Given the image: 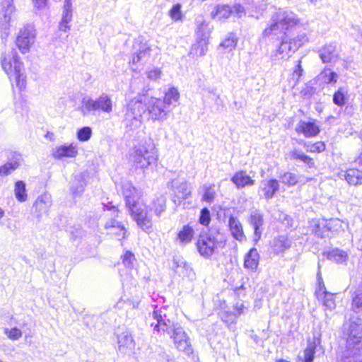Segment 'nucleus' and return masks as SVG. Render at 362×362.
<instances>
[{
    "mask_svg": "<svg viewBox=\"0 0 362 362\" xmlns=\"http://www.w3.org/2000/svg\"><path fill=\"white\" fill-rule=\"evenodd\" d=\"M166 209V198L161 195L155 199L151 204V210L153 211L155 215L160 217Z\"/></svg>",
    "mask_w": 362,
    "mask_h": 362,
    "instance_id": "473e14b6",
    "label": "nucleus"
},
{
    "mask_svg": "<svg viewBox=\"0 0 362 362\" xmlns=\"http://www.w3.org/2000/svg\"><path fill=\"white\" fill-rule=\"evenodd\" d=\"M79 109L83 116L99 115L100 112L110 114L113 110V103L107 94L102 93L96 99L83 98Z\"/></svg>",
    "mask_w": 362,
    "mask_h": 362,
    "instance_id": "7ed1b4c3",
    "label": "nucleus"
},
{
    "mask_svg": "<svg viewBox=\"0 0 362 362\" xmlns=\"http://www.w3.org/2000/svg\"><path fill=\"white\" fill-rule=\"evenodd\" d=\"M297 50V45L285 37L273 56L274 60L287 59Z\"/></svg>",
    "mask_w": 362,
    "mask_h": 362,
    "instance_id": "9b49d317",
    "label": "nucleus"
},
{
    "mask_svg": "<svg viewBox=\"0 0 362 362\" xmlns=\"http://www.w3.org/2000/svg\"><path fill=\"white\" fill-rule=\"evenodd\" d=\"M234 16L238 18H241L245 15V10L244 7L240 4H235L233 6H232Z\"/></svg>",
    "mask_w": 362,
    "mask_h": 362,
    "instance_id": "69168bd1",
    "label": "nucleus"
},
{
    "mask_svg": "<svg viewBox=\"0 0 362 362\" xmlns=\"http://www.w3.org/2000/svg\"><path fill=\"white\" fill-rule=\"evenodd\" d=\"M208 40L205 38L198 39L197 43L193 45L189 54L193 56L202 57L207 52Z\"/></svg>",
    "mask_w": 362,
    "mask_h": 362,
    "instance_id": "c756f323",
    "label": "nucleus"
},
{
    "mask_svg": "<svg viewBox=\"0 0 362 362\" xmlns=\"http://www.w3.org/2000/svg\"><path fill=\"white\" fill-rule=\"evenodd\" d=\"M317 347V342L315 340L313 341H308L307 348L303 352L304 362H313L314 358V354L315 353V349Z\"/></svg>",
    "mask_w": 362,
    "mask_h": 362,
    "instance_id": "a19ab883",
    "label": "nucleus"
},
{
    "mask_svg": "<svg viewBox=\"0 0 362 362\" xmlns=\"http://www.w3.org/2000/svg\"><path fill=\"white\" fill-rule=\"evenodd\" d=\"M338 177L341 180H345L350 185H362V171L356 168L341 170L338 173Z\"/></svg>",
    "mask_w": 362,
    "mask_h": 362,
    "instance_id": "4468645a",
    "label": "nucleus"
},
{
    "mask_svg": "<svg viewBox=\"0 0 362 362\" xmlns=\"http://www.w3.org/2000/svg\"><path fill=\"white\" fill-rule=\"evenodd\" d=\"M347 100V92L340 88L333 95V102L338 106H343Z\"/></svg>",
    "mask_w": 362,
    "mask_h": 362,
    "instance_id": "79ce46f5",
    "label": "nucleus"
},
{
    "mask_svg": "<svg viewBox=\"0 0 362 362\" xmlns=\"http://www.w3.org/2000/svg\"><path fill=\"white\" fill-rule=\"evenodd\" d=\"M230 231L233 237L239 242L246 240V236L240 221L234 216H230L228 221Z\"/></svg>",
    "mask_w": 362,
    "mask_h": 362,
    "instance_id": "aec40b11",
    "label": "nucleus"
},
{
    "mask_svg": "<svg viewBox=\"0 0 362 362\" xmlns=\"http://www.w3.org/2000/svg\"><path fill=\"white\" fill-rule=\"evenodd\" d=\"M351 326L345 349L342 351L340 362H362L361 334L354 332Z\"/></svg>",
    "mask_w": 362,
    "mask_h": 362,
    "instance_id": "20e7f679",
    "label": "nucleus"
},
{
    "mask_svg": "<svg viewBox=\"0 0 362 362\" xmlns=\"http://www.w3.org/2000/svg\"><path fill=\"white\" fill-rule=\"evenodd\" d=\"M285 28L276 21V17L273 14L269 21V26L263 31V35L270 37L276 35L279 33H284Z\"/></svg>",
    "mask_w": 362,
    "mask_h": 362,
    "instance_id": "bb28decb",
    "label": "nucleus"
},
{
    "mask_svg": "<svg viewBox=\"0 0 362 362\" xmlns=\"http://www.w3.org/2000/svg\"><path fill=\"white\" fill-rule=\"evenodd\" d=\"M281 182L286 185L293 186L298 182V177L297 175L287 172L281 177Z\"/></svg>",
    "mask_w": 362,
    "mask_h": 362,
    "instance_id": "a18cd8bd",
    "label": "nucleus"
},
{
    "mask_svg": "<svg viewBox=\"0 0 362 362\" xmlns=\"http://www.w3.org/2000/svg\"><path fill=\"white\" fill-rule=\"evenodd\" d=\"M145 110L146 108L139 99L131 100L124 115V123L126 127L130 130L139 128L141 125L142 114Z\"/></svg>",
    "mask_w": 362,
    "mask_h": 362,
    "instance_id": "423d86ee",
    "label": "nucleus"
},
{
    "mask_svg": "<svg viewBox=\"0 0 362 362\" xmlns=\"http://www.w3.org/2000/svg\"><path fill=\"white\" fill-rule=\"evenodd\" d=\"M316 295L318 299L322 300V304L327 309L332 310L335 308V294L327 292L324 284L322 286L320 285L318 290L316 291Z\"/></svg>",
    "mask_w": 362,
    "mask_h": 362,
    "instance_id": "a211bd4d",
    "label": "nucleus"
},
{
    "mask_svg": "<svg viewBox=\"0 0 362 362\" xmlns=\"http://www.w3.org/2000/svg\"><path fill=\"white\" fill-rule=\"evenodd\" d=\"M197 250L204 257L208 258L214 252L216 241L214 238L207 235H200L197 243Z\"/></svg>",
    "mask_w": 362,
    "mask_h": 362,
    "instance_id": "f8f14e48",
    "label": "nucleus"
},
{
    "mask_svg": "<svg viewBox=\"0 0 362 362\" xmlns=\"http://www.w3.org/2000/svg\"><path fill=\"white\" fill-rule=\"evenodd\" d=\"M194 230L189 226H184L177 233V240L180 245H185L189 243L194 236Z\"/></svg>",
    "mask_w": 362,
    "mask_h": 362,
    "instance_id": "c85d7f7f",
    "label": "nucleus"
},
{
    "mask_svg": "<svg viewBox=\"0 0 362 362\" xmlns=\"http://www.w3.org/2000/svg\"><path fill=\"white\" fill-rule=\"evenodd\" d=\"M291 247L290 240L284 237L280 236L274 240L273 248L276 253H281Z\"/></svg>",
    "mask_w": 362,
    "mask_h": 362,
    "instance_id": "72a5a7b5",
    "label": "nucleus"
},
{
    "mask_svg": "<svg viewBox=\"0 0 362 362\" xmlns=\"http://www.w3.org/2000/svg\"><path fill=\"white\" fill-rule=\"evenodd\" d=\"M337 78V74L332 71L329 69H325L317 76L319 81L327 84L336 83Z\"/></svg>",
    "mask_w": 362,
    "mask_h": 362,
    "instance_id": "c9c22d12",
    "label": "nucleus"
},
{
    "mask_svg": "<svg viewBox=\"0 0 362 362\" xmlns=\"http://www.w3.org/2000/svg\"><path fill=\"white\" fill-rule=\"evenodd\" d=\"M351 309L355 313L362 312V290H357L352 294Z\"/></svg>",
    "mask_w": 362,
    "mask_h": 362,
    "instance_id": "ea45409f",
    "label": "nucleus"
},
{
    "mask_svg": "<svg viewBox=\"0 0 362 362\" xmlns=\"http://www.w3.org/2000/svg\"><path fill=\"white\" fill-rule=\"evenodd\" d=\"M196 23L197 26V35L198 39L205 38L206 40H208L210 35L209 24L202 17L197 18Z\"/></svg>",
    "mask_w": 362,
    "mask_h": 362,
    "instance_id": "7c9ffc66",
    "label": "nucleus"
},
{
    "mask_svg": "<svg viewBox=\"0 0 362 362\" xmlns=\"http://www.w3.org/2000/svg\"><path fill=\"white\" fill-rule=\"evenodd\" d=\"M233 13L231 6L228 4H218L211 12V16L213 19L223 21L228 19Z\"/></svg>",
    "mask_w": 362,
    "mask_h": 362,
    "instance_id": "6ab92c4d",
    "label": "nucleus"
},
{
    "mask_svg": "<svg viewBox=\"0 0 362 362\" xmlns=\"http://www.w3.org/2000/svg\"><path fill=\"white\" fill-rule=\"evenodd\" d=\"M296 131L309 138L317 136L320 133V128L314 122L301 120L296 127Z\"/></svg>",
    "mask_w": 362,
    "mask_h": 362,
    "instance_id": "f3484780",
    "label": "nucleus"
},
{
    "mask_svg": "<svg viewBox=\"0 0 362 362\" xmlns=\"http://www.w3.org/2000/svg\"><path fill=\"white\" fill-rule=\"evenodd\" d=\"M135 260L134 254L129 251H127L123 256V263L127 267H133Z\"/></svg>",
    "mask_w": 362,
    "mask_h": 362,
    "instance_id": "052dcab7",
    "label": "nucleus"
},
{
    "mask_svg": "<svg viewBox=\"0 0 362 362\" xmlns=\"http://www.w3.org/2000/svg\"><path fill=\"white\" fill-rule=\"evenodd\" d=\"M14 193L16 199L23 202L27 200V193L25 189V184L23 181H18L15 185Z\"/></svg>",
    "mask_w": 362,
    "mask_h": 362,
    "instance_id": "4c0bfd02",
    "label": "nucleus"
},
{
    "mask_svg": "<svg viewBox=\"0 0 362 362\" xmlns=\"http://www.w3.org/2000/svg\"><path fill=\"white\" fill-rule=\"evenodd\" d=\"M152 317L156 320V322H152L151 326H153L154 329L157 332L163 331L170 334L177 349L187 356L193 353L189 338L186 332L181 326L174 324L169 319H167L166 315L162 309L154 310L152 313Z\"/></svg>",
    "mask_w": 362,
    "mask_h": 362,
    "instance_id": "f257e3e1",
    "label": "nucleus"
},
{
    "mask_svg": "<svg viewBox=\"0 0 362 362\" xmlns=\"http://www.w3.org/2000/svg\"><path fill=\"white\" fill-rule=\"evenodd\" d=\"M91 134V129L90 127H85L78 131L77 138L81 141H86L90 138Z\"/></svg>",
    "mask_w": 362,
    "mask_h": 362,
    "instance_id": "3c124183",
    "label": "nucleus"
},
{
    "mask_svg": "<svg viewBox=\"0 0 362 362\" xmlns=\"http://www.w3.org/2000/svg\"><path fill=\"white\" fill-rule=\"evenodd\" d=\"M211 221L210 213L208 209L204 208L201 211L199 222L204 226H208Z\"/></svg>",
    "mask_w": 362,
    "mask_h": 362,
    "instance_id": "680f3d73",
    "label": "nucleus"
},
{
    "mask_svg": "<svg viewBox=\"0 0 362 362\" xmlns=\"http://www.w3.org/2000/svg\"><path fill=\"white\" fill-rule=\"evenodd\" d=\"M291 40L293 43H295V45H297V49L308 40L305 34L299 35L296 37Z\"/></svg>",
    "mask_w": 362,
    "mask_h": 362,
    "instance_id": "0e129e2a",
    "label": "nucleus"
},
{
    "mask_svg": "<svg viewBox=\"0 0 362 362\" xmlns=\"http://www.w3.org/2000/svg\"><path fill=\"white\" fill-rule=\"evenodd\" d=\"M327 257L329 259L336 262L337 263H344L348 259V255L346 252L339 250L333 249L328 253Z\"/></svg>",
    "mask_w": 362,
    "mask_h": 362,
    "instance_id": "e433bc0d",
    "label": "nucleus"
},
{
    "mask_svg": "<svg viewBox=\"0 0 362 362\" xmlns=\"http://www.w3.org/2000/svg\"><path fill=\"white\" fill-rule=\"evenodd\" d=\"M313 224L311 225V230L313 233L320 238L327 236V231H326V221L325 219L313 221Z\"/></svg>",
    "mask_w": 362,
    "mask_h": 362,
    "instance_id": "f704fd0d",
    "label": "nucleus"
},
{
    "mask_svg": "<svg viewBox=\"0 0 362 362\" xmlns=\"http://www.w3.org/2000/svg\"><path fill=\"white\" fill-rule=\"evenodd\" d=\"M216 197V192L214 186H210L206 188L203 195V200L211 203L214 202Z\"/></svg>",
    "mask_w": 362,
    "mask_h": 362,
    "instance_id": "6e6d98bb",
    "label": "nucleus"
},
{
    "mask_svg": "<svg viewBox=\"0 0 362 362\" xmlns=\"http://www.w3.org/2000/svg\"><path fill=\"white\" fill-rule=\"evenodd\" d=\"M11 21V16L4 14V18L0 22V28L2 32V35L6 37L9 34L10 23Z\"/></svg>",
    "mask_w": 362,
    "mask_h": 362,
    "instance_id": "de8ad7c7",
    "label": "nucleus"
},
{
    "mask_svg": "<svg viewBox=\"0 0 362 362\" xmlns=\"http://www.w3.org/2000/svg\"><path fill=\"white\" fill-rule=\"evenodd\" d=\"M5 334L11 340H17L22 337V332L16 328H12L11 329L6 328L4 329Z\"/></svg>",
    "mask_w": 362,
    "mask_h": 362,
    "instance_id": "5fc2aeb1",
    "label": "nucleus"
},
{
    "mask_svg": "<svg viewBox=\"0 0 362 362\" xmlns=\"http://www.w3.org/2000/svg\"><path fill=\"white\" fill-rule=\"evenodd\" d=\"M237 45V39L233 35H230L228 37L226 38L224 41L220 45L224 49L231 51Z\"/></svg>",
    "mask_w": 362,
    "mask_h": 362,
    "instance_id": "8fccbe9b",
    "label": "nucleus"
},
{
    "mask_svg": "<svg viewBox=\"0 0 362 362\" xmlns=\"http://www.w3.org/2000/svg\"><path fill=\"white\" fill-rule=\"evenodd\" d=\"M170 16L175 21L180 20L182 17L181 5L177 4L173 6L169 11Z\"/></svg>",
    "mask_w": 362,
    "mask_h": 362,
    "instance_id": "4d7b16f0",
    "label": "nucleus"
},
{
    "mask_svg": "<svg viewBox=\"0 0 362 362\" xmlns=\"http://www.w3.org/2000/svg\"><path fill=\"white\" fill-rule=\"evenodd\" d=\"M52 205L51 196L48 194H43L37 197L34 206L38 213L41 215L46 213Z\"/></svg>",
    "mask_w": 362,
    "mask_h": 362,
    "instance_id": "a878e982",
    "label": "nucleus"
},
{
    "mask_svg": "<svg viewBox=\"0 0 362 362\" xmlns=\"http://www.w3.org/2000/svg\"><path fill=\"white\" fill-rule=\"evenodd\" d=\"M289 158L291 160H300L306 164L309 168H313L315 165V162L313 158L298 149H294L291 151L289 153Z\"/></svg>",
    "mask_w": 362,
    "mask_h": 362,
    "instance_id": "2f4dec72",
    "label": "nucleus"
},
{
    "mask_svg": "<svg viewBox=\"0 0 362 362\" xmlns=\"http://www.w3.org/2000/svg\"><path fill=\"white\" fill-rule=\"evenodd\" d=\"M35 31L30 25L25 26L19 31L16 43L22 54L29 52L30 47L35 42Z\"/></svg>",
    "mask_w": 362,
    "mask_h": 362,
    "instance_id": "1a4fd4ad",
    "label": "nucleus"
},
{
    "mask_svg": "<svg viewBox=\"0 0 362 362\" xmlns=\"http://www.w3.org/2000/svg\"><path fill=\"white\" fill-rule=\"evenodd\" d=\"M151 55V48L146 44H142L139 46V50L134 54L132 62L136 64L139 62H146Z\"/></svg>",
    "mask_w": 362,
    "mask_h": 362,
    "instance_id": "cd10ccee",
    "label": "nucleus"
},
{
    "mask_svg": "<svg viewBox=\"0 0 362 362\" xmlns=\"http://www.w3.org/2000/svg\"><path fill=\"white\" fill-rule=\"evenodd\" d=\"M78 154L77 146L74 144H71L68 146L62 145L56 147L52 151V156L54 158L61 159L62 158H74Z\"/></svg>",
    "mask_w": 362,
    "mask_h": 362,
    "instance_id": "dca6fc26",
    "label": "nucleus"
},
{
    "mask_svg": "<svg viewBox=\"0 0 362 362\" xmlns=\"http://www.w3.org/2000/svg\"><path fill=\"white\" fill-rule=\"evenodd\" d=\"M274 15L276 21L280 23L285 30H288L300 23L297 15L290 10L279 8Z\"/></svg>",
    "mask_w": 362,
    "mask_h": 362,
    "instance_id": "9d476101",
    "label": "nucleus"
},
{
    "mask_svg": "<svg viewBox=\"0 0 362 362\" xmlns=\"http://www.w3.org/2000/svg\"><path fill=\"white\" fill-rule=\"evenodd\" d=\"M260 189L267 199H272L279 189V182L275 179L264 180L261 182Z\"/></svg>",
    "mask_w": 362,
    "mask_h": 362,
    "instance_id": "5701e85b",
    "label": "nucleus"
},
{
    "mask_svg": "<svg viewBox=\"0 0 362 362\" xmlns=\"http://www.w3.org/2000/svg\"><path fill=\"white\" fill-rule=\"evenodd\" d=\"M18 167V163L16 161L7 163L0 168V174L1 175H7Z\"/></svg>",
    "mask_w": 362,
    "mask_h": 362,
    "instance_id": "864d4df0",
    "label": "nucleus"
},
{
    "mask_svg": "<svg viewBox=\"0 0 362 362\" xmlns=\"http://www.w3.org/2000/svg\"><path fill=\"white\" fill-rule=\"evenodd\" d=\"M315 89L309 85H306L300 91L301 95L304 98H310L314 93Z\"/></svg>",
    "mask_w": 362,
    "mask_h": 362,
    "instance_id": "338daca9",
    "label": "nucleus"
},
{
    "mask_svg": "<svg viewBox=\"0 0 362 362\" xmlns=\"http://www.w3.org/2000/svg\"><path fill=\"white\" fill-rule=\"evenodd\" d=\"M122 193L125 198L126 206L127 208L139 202L140 195L137 189L129 182H125L122 186Z\"/></svg>",
    "mask_w": 362,
    "mask_h": 362,
    "instance_id": "2eb2a0df",
    "label": "nucleus"
},
{
    "mask_svg": "<svg viewBox=\"0 0 362 362\" xmlns=\"http://www.w3.org/2000/svg\"><path fill=\"white\" fill-rule=\"evenodd\" d=\"M249 223L254 228L253 241L256 245L260 240L263 230V216L258 211H255L252 212L249 218Z\"/></svg>",
    "mask_w": 362,
    "mask_h": 362,
    "instance_id": "ddd939ff",
    "label": "nucleus"
},
{
    "mask_svg": "<svg viewBox=\"0 0 362 362\" xmlns=\"http://www.w3.org/2000/svg\"><path fill=\"white\" fill-rule=\"evenodd\" d=\"M147 78L153 81H157L162 76V71L158 68H153L146 71Z\"/></svg>",
    "mask_w": 362,
    "mask_h": 362,
    "instance_id": "bf43d9fd",
    "label": "nucleus"
},
{
    "mask_svg": "<svg viewBox=\"0 0 362 362\" xmlns=\"http://www.w3.org/2000/svg\"><path fill=\"white\" fill-rule=\"evenodd\" d=\"M237 315L235 314H233V313H226L223 315L222 316V320L223 321L226 322H230L231 323H235L236 320H237Z\"/></svg>",
    "mask_w": 362,
    "mask_h": 362,
    "instance_id": "774afa93",
    "label": "nucleus"
},
{
    "mask_svg": "<svg viewBox=\"0 0 362 362\" xmlns=\"http://www.w3.org/2000/svg\"><path fill=\"white\" fill-rule=\"evenodd\" d=\"M306 150L310 152H322L325 150V144L323 142H316L313 144L305 145Z\"/></svg>",
    "mask_w": 362,
    "mask_h": 362,
    "instance_id": "13d9d810",
    "label": "nucleus"
},
{
    "mask_svg": "<svg viewBox=\"0 0 362 362\" xmlns=\"http://www.w3.org/2000/svg\"><path fill=\"white\" fill-rule=\"evenodd\" d=\"M246 3L256 9L261 11L267 5V0H245Z\"/></svg>",
    "mask_w": 362,
    "mask_h": 362,
    "instance_id": "e2e57ef3",
    "label": "nucleus"
},
{
    "mask_svg": "<svg viewBox=\"0 0 362 362\" xmlns=\"http://www.w3.org/2000/svg\"><path fill=\"white\" fill-rule=\"evenodd\" d=\"M1 65L11 81H15L16 86L21 90L25 87L26 76L23 63L18 59L13 49L5 52L1 58Z\"/></svg>",
    "mask_w": 362,
    "mask_h": 362,
    "instance_id": "f03ea898",
    "label": "nucleus"
},
{
    "mask_svg": "<svg viewBox=\"0 0 362 362\" xmlns=\"http://www.w3.org/2000/svg\"><path fill=\"white\" fill-rule=\"evenodd\" d=\"M1 8L4 14L11 16L15 11V7L13 5V0H2L1 3Z\"/></svg>",
    "mask_w": 362,
    "mask_h": 362,
    "instance_id": "603ef678",
    "label": "nucleus"
},
{
    "mask_svg": "<svg viewBox=\"0 0 362 362\" xmlns=\"http://www.w3.org/2000/svg\"><path fill=\"white\" fill-rule=\"evenodd\" d=\"M177 196L180 199H185L191 193V191L187 182H182L177 187Z\"/></svg>",
    "mask_w": 362,
    "mask_h": 362,
    "instance_id": "09e8293b",
    "label": "nucleus"
},
{
    "mask_svg": "<svg viewBox=\"0 0 362 362\" xmlns=\"http://www.w3.org/2000/svg\"><path fill=\"white\" fill-rule=\"evenodd\" d=\"M105 228L108 230H117L125 235L126 230L124 227L115 218H110L105 223Z\"/></svg>",
    "mask_w": 362,
    "mask_h": 362,
    "instance_id": "c03bdc74",
    "label": "nucleus"
},
{
    "mask_svg": "<svg viewBox=\"0 0 362 362\" xmlns=\"http://www.w3.org/2000/svg\"><path fill=\"white\" fill-rule=\"evenodd\" d=\"M320 57L324 63L337 61L339 59V54L337 52L336 45L329 44L324 46L320 50Z\"/></svg>",
    "mask_w": 362,
    "mask_h": 362,
    "instance_id": "412c9836",
    "label": "nucleus"
},
{
    "mask_svg": "<svg viewBox=\"0 0 362 362\" xmlns=\"http://www.w3.org/2000/svg\"><path fill=\"white\" fill-rule=\"evenodd\" d=\"M180 98V93L177 88L172 87L168 89L165 93L163 102L167 105H173L174 103L178 101Z\"/></svg>",
    "mask_w": 362,
    "mask_h": 362,
    "instance_id": "58836bf2",
    "label": "nucleus"
},
{
    "mask_svg": "<svg viewBox=\"0 0 362 362\" xmlns=\"http://www.w3.org/2000/svg\"><path fill=\"white\" fill-rule=\"evenodd\" d=\"M135 346L132 336L128 332H122L118 337V348L120 352L127 354L132 351Z\"/></svg>",
    "mask_w": 362,
    "mask_h": 362,
    "instance_id": "4be33fe9",
    "label": "nucleus"
},
{
    "mask_svg": "<svg viewBox=\"0 0 362 362\" xmlns=\"http://www.w3.org/2000/svg\"><path fill=\"white\" fill-rule=\"evenodd\" d=\"M132 158L134 165L140 168H146L154 163L157 159L154 144L148 141L136 147Z\"/></svg>",
    "mask_w": 362,
    "mask_h": 362,
    "instance_id": "39448f33",
    "label": "nucleus"
},
{
    "mask_svg": "<svg viewBox=\"0 0 362 362\" xmlns=\"http://www.w3.org/2000/svg\"><path fill=\"white\" fill-rule=\"evenodd\" d=\"M146 110L153 120L164 121L168 118L169 111L165 102L160 98L151 97L146 103Z\"/></svg>",
    "mask_w": 362,
    "mask_h": 362,
    "instance_id": "6e6552de",
    "label": "nucleus"
},
{
    "mask_svg": "<svg viewBox=\"0 0 362 362\" xmlns=\"http://www.w3.org/2000/svg\"><path fill=\"white\" fill-rule=\"evenodd\" d=\"M231 181L238 189L252 186L255 183V181L243 170L237 172L231 178Z\"/></svg>",
    "mask_w": 362,
    "mask_h": 362,
    "instance_id": "b1692460",
    "label": "nucleus"
},
{
    "mask_svg": "<svg viewBox=\"0 0 362 362\" xmlns=\"http://www.w3.org/2000/svg\"><path fill=\"white\" fill-rule=\"evenodd\" d=\"M327 233L329 231L338 232L342 229V221L339 218L325 220Z\"/></svg>",
    "mask_w": 362,
    "mask_h": 362,
    "instance_id": "37998d69",
    "label": "nucleus"
},
{
    "mask_svg": "<svg viewBox=\"0 0 362 362\" xmlns=\"http://www.w3.org/2000/svg\"><path fill=\"white\" fill-rule=\"evenodd\" d=\"M128 209L132 218L136 222L140 228L146 232L151 229V216L149 214L147 206L143 202H136Z\"/></svg>",
    "mask_w": 362,
    "mask_h": 362,
    "instance_id": "0eeeda50",
    "label": "nucleus"
},
{
    "mask_svg": "<svg viewBox=\"0 0 362 362\" xmlns=\"http://www.w3.org/2000/svg\"><path fill=\"white\" fill-rule=\"evenodd\" d=\"M72 20V9L71 0H65L62 21L69 23Z\"/></svg>",
    "mask_w": 362,
    "mask_h": 362,
    "instance_id": "49530a36",
    "label": "nucleus"
},
{
    "mask_svg": "<svg viewBox=\"0 0 362 362\" xmlns=\"http://www.w3.org/2000/svg\"><path fill=\"white\" fill-rule=\"evenodd\" d=\"M259 260V255L257 250L252 247L245 257L244 266L252 272L256 271Z\"/></svg>",
    "mask_w": 362,
    "mask_h": 362,
    "instance_id": "393cba45",
    "label": "nucleus"
}]
</instances>
